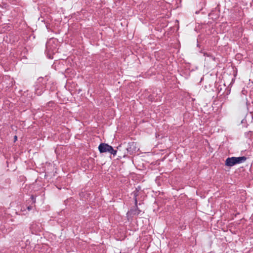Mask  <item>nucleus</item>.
Wrapping results in <instances>:
<instances>
[{"label":"nucleus","instance_id":"4","mask_svg":"<svg viewBox=\"0 0 253 253\" xmlns=\"http://www.w3.org/2000/svg\"><path fill=\"white\" fill-rule=\"evenodd\" d=\"M139 211L137 210V208H135L134 210H130V211H128L127 213V216H130L132 214H139Z\"/></svg>","mask_w":253,"mask_h":253},{"label":"nucleus","instance_id":"2","mask_svg":"<svg viewBox=\"0 0 253 253\" xmlns=\"http://www.w3.org/2000/svg\"><path fill=\"white\" fill-rule=\"evenodd\" d=\"M99 151L100 153L108 152L113 155H116L117 151L114 150L113 147L106 143H101L98 147Z\"/></svg>","mask_w":253,"mask_h":253},{"label":"nucleus","instance_id":"5","mask_svg":"<svg viewBox=\"0 0 253 253\" xmlns=\"http://www.w3.org/2000/svg\"><path fill=\"white\" fill-rule=\"evenodd\" d=\"M134 196L135 197V205H136L137 201V200H136V193L134 194Z\"/></svg>","mask_w":253,"mask_h":253},{"label":"nucleus","instance_id":"3","mask_svg":"<svg viewBox=\"0 0 253 253\" xmlns=\"http://www.w3.org/2000/svg\"><path fill=\"white\" fill-rule=\"evenodd\" d=\"M136 144L135 142H132L129 143H128V146L126 148V150L127 151V153L132 154L134 152H135L136 150Z\"/></svg>","mask_w":253,"mask_h":253},{"label":"nucleus","instance_id":"6","mask_svg":"<svg viewBox=\"0 0 253 253\" xmlns=\"http://www.w3.org/2000/svg\"><path fill=\"white\" fill-rule=\"evenodd\" d=\"M14 139H15V141L17 140V136H15Z\"/></svg>","mask_w":253,"mask_h":253},{"label":"nucleus","instance_id":"1","mask_svg":"<svg viewBox=\"0 0 253 253\" xmlns=\"http://www.w3.org/2000/svg\"><path fill=\"white\" fill-rule=\"evenodd\" d=\"M246 160L245 157L228 158L226 160V165L232 167L237 164H240L245 162Z\"/></svg>","mask_w":253,"mask_h":253}]
</instances>
